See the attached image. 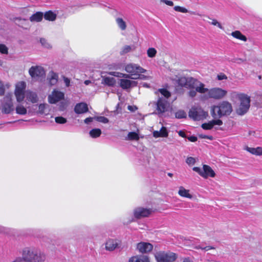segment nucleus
<instances>
[{
    "mask_svg": "<svg viewBox=\"0 0 262 262\" xmlns=\"http://www.w3.org/2000/svg\"><path fill=\"white\" fill-rule=\"evenodd\" d=\"M139 251L142 254H146L151 252L152 247H138Z\"/></svg>",
    "mask_w": 262,
    "mask_h": 262,
    "instance_id": "e433bc0d",
    "label": "nucleus"
},
{
    "mask_svg": "<svg viewBox=\"0 0 262 262\" xmlns=\"http://www.w3.org/2000/svg\"><path fill=\"white\" fill-rule=\"evenodd\" d=\"M58 78V75L57 73L51 72L48 78L50 84L51 85H55L57 82Z\"/></svg>",
    "mask_w": 262,
    "mask_h": 262,
    "instance_id": "b1692460",
    "label": "nucleus"
},
{
    "mask_svg": "<svg viewBox=\"0 0 262 262\" xmlns=\"http://www.w3.org/2000/svg\"><path fill=\"white\" fill-rule=\"evenodd\" d=\"M27 84L26 82L21 81L15 84L14 95L18 103L23 102L26 98V101L35 103L38 101V97L36 92L31 90H26Z\"/></svg>",
    "mask_w": 262,
    "mask_h": 262,
    "instance_id": "f03ea898",
    "label": "nucleus"
},
{
    "mask_svg": "<svg viewBox=\"0 0 262 262\" xmlns=\"http://www.w3.org/2000/svg\"><path fill=\"white\" fill-rule=\"evenodd\" d=\"M209 19L210 20H211V22H209V24H210L211 25H212L213 26H216L221 29H222V30L224 29V28L222 26V25H221V24L220 22H219L216 19H215L214 18H209Z\"/></svg>",
    "mask_w": 262,
    "mask_h": 262,
    "instance_id": "ea45409f",
    "label": "nucleus"
},
{
    "mask_svg": "<svg viewBox=\"0 0 262 262\" xmlns=\"http://www.w3.org/2000/svg\"><path fill=\"white\" fill-rule=\"evenodd\" d=\"M74 111L77 114H84L88 111V105L84 102L77 103L74 107Z\"/></svg>",
    "mask_w": 262,
    "mask_h": 262,
    "instance_id": "a211bd4d",
    "label": "nucleus"
},
{
    "mask_svg": "<svg viewBox=\"0 0 262 262\" xmlns=\"http://www.w3.org/2000/svg\"><path fill=\"white\" fill-rule=\"evenodd\" d=\"M244 93H238L236 91H232L229 94V97L232 101H235L237 99L238 100L240 99V98L244 95Z\"/></svg>",
    "mask_w": 262,
    "mask_h": 262,
    "instance_id": "a878e982",
    "label": "nucleus"
},
{
    "mask_svg": "<svg viewBox=\"0 0 262 262\" xmlns=\"http://www.w3.org/2000/svg\"><path fill=\"white\" fill-rule=\"evenodd\" d=\"M199 137L200 138H202V139H209L210 140L213 139V137L212 136L205 135L202 134H199Z\"/></svg>",
    "mask_w": 262,
    "mask_h": 262,
    "instance_id": "09e8293b",
    "label": "nucleus"
},
{
    "mask_svg": "<svg viewBox=\"0 0 262 262\" xmlns=\"http://www.w3.org/2000/svg\"><path fill=\"white\" fill-rule=\"evenodd\" d=\"M67 107L66 103L64 102H61L59 105V108L60 111H63Z\"/></svg>",
    "mask_w": 262,
    "mask_h": 262,
    "instance_id": "8fccbe9b",
    "label": "nucleus"
},
{
    "mask_svg": "<svg viewBox=\"0 0 262 262\" xmlns=\"http://www.w3.org/2000/svg\"><path fill=\"white\" fill-rule=\"evenodd\" d=\"M29 73L31 78L35 80H38L46 75L44 68L40 66H32L29 70Z\"/></svg>",
    "mask_w": 262,
    "mask_h": 262,
    "instance_id": "9d476101",
    "label": "nucleus"
},
{
    "mask_svg": "<svg viewBox=\"0 0 262 262\" xmlns=\"http://www.w3.org/2000/svg\"><path fill=\"white\" fill-rule=\"evenodd\" d=\"M178 256L177 253L170 251H160L155 253V257L158 262H174Z\"/></svg>",
    "mask_w": 262,
    "mask_h": 262,
    "instance_id": "39448f33",
    "label": "nucleus"
},
{
    "mask_svg": "<svg viewBox=\"0 0 262 262\" xmlns=\"http://www.w3.org/2000/svg\"><path fill=\"white\" fill-rule=\"evenodd\" d=\"M137 246H152V245H151V244H150L149 243L141 242V243H138Z\"/></svg>",
    "mask_w": 262,
    "mask_h": 262,
    "instance_id": "13d9d810",
    "label": "nucleus"
},
{
    "mask_svg": "<svg viewBox=\"0 0 262 262\" xmlns=\"http://www.w3.org/2000/svg\"><path fill=\"white\" fill-rule=\"evenodd\" d=\"M239 101V104L236 110V112L238 115L242 116L245 114L250 108V97L245 94Z\"/></svg>",
    "mask_w": 262,
    "mask_h": 262,
    "instance_id": "0eeeda50",
    "label": "nucleus"
},
{
    "mask_svg": "<svg viewBox=\"0 0 262 262\" xmlns=\"http://www.w3.org/2000/svg\"><path fill=\"white\" fill-rule=\"evenodd\" d=\"M182 262H192L189 258H184Z\"/></svg>",
    "mask_w": 262,
    "mask_h": 262,
    "instance_id": "69168bd1",
    "label": "nucleus"
},
{
    "mask_svg": "<svg viewBox=\"0 0 262 262\" xmlns=\"http://www.w3.org/2000/svg\"><path fill=\"white\" fill-rule=\"evenodd\" d=\"M95 119H96L98 122L103 123H107L109 121L107 118L103 116L96 117H95Z\"/></svg>",
    "mask_w": 262,
    "mask_h": 262,
    "instance_id": "37998d69",
    "label": "nucleus"
},
{
    "mask_svg": "<svg viewBox=\"0 0 262 262\" xmlns=\"http://www.w3.org/2000/svg\"><path fill=\"white\" fill-rule=\"evenodd\" d=\"M101 134V130L99 128H94L90 131V135L92 138H96Z\"/></svg>",
    "mask_w": 262,
    "mask_h": 262,
    "instance_id": "2f4dec72",
    "label": "nucleus"
},
{
    "mask_svg": "<svg viewBox=\"0 0 262 262\" xmlns=\"http://www.w3.org/2000/svg\"><path fill=\"white\" fill-rule=\"evenodd\" d=\"M23 256L30 262H42L45 259V256L43 254L34 252L29 248L24 251Z\"/></svg>",
    "mask_w": 262,
    "mask_h": 262,
    "instance_id": "6e6552de",
    "label": "nucleus"
},
{
    "mask_svg": "<svg viewBox=\"0 0 262 262\" xmlns=\"http://www.w3.org/2000/svg\"><path fill=\"white\" fill-rule=\"evenodd\" d=\"M135 50V47L134 46H128L126 45L124 46L122 49V51L121 52V54H126L133 50Z\"/></svg>",
    "mask_w": 262,
    "mask_h": 262,
    "instance_id": "c9c22d12",
    "label": "nucleus"
},
{
    "mask_svg": "<svg viewBox=\"0 0 262 262\" xmlns=\"http://www.w3.org/2000/svg\"><path fill=\"white\" fill-rule=\"evenodd\" d=\"M227 78V76L224 74H221L217 75V79H218V80H220L226 79Z\"/></svg>",
    "mask_w": 262,
    "mask_h": 262,
    "instance_id": "6e6d98bb",
    "label": "nucleus"
},
{
    "mask_svg": "<svg viewBox=\"0 0 262 262\" xmlns=\"http://www.w3.org/2000/svg\"><path fill=\"white\" fill-rule=\"evenodd\" d=\"M155 94L158 97L156 102V114L161 115L168 110L169 104L167 99L170 96V93L166 89H161Z\"/></svg>",
    "mask_w": 262,
    "mask_h": 262,
    "instance_id": "7ed1b4c3",
    "label": "nucleus"
},
{
    "mask_svg": "<svg viewBox=\"0 0 262 262\" xmlns=\"http://www.w3.org/2000/svg\"><path fill=\"white\" fill-rule=\"evenodd\" d=\"M222 124L223 122L222 120L217 119L211 120L208 123H203L202 124L201 126L204 129L210 130L211 129L214 125H221Z\"/></svg>",
    "mask_w": 262,
    "mask_h": 262,
    "instance_id": "dca6fc26",
    "label": "nucleus"
},
{
    "mask_svg": "<svg viewBox=\"0 0 262 262\" xmlns=\"http://www.w3.org/2000/svg\"><path fill=\"white\" fill-rule=\"evenodd\" d=\"M127 109L130 112H134L138 109V108L135 105H128L127 106Z\"/></svg>",
    "mask_w": 262,
    "mask_h": 262,
    "instance_id": "3c124183",
    "label": "nucleus"
},
{
    "mask_svg": "<svg viewBox=\"0 0 262 262\" xmlns=\"http://www.w3.org/2000/svg\"><path fill=\"white\" fill-rule=\"evenodd\" d=\"M120 241L116 239H110L106 241L105 246H119L120 245Z\"/></svg>",
    "mask_w": 262,
    "mask_h": 262,
    "instance_id": "473e14b6",
    "label": "nucleus"
},
{
    "mask_svg": "<svg viewBox=\"0 0 262 262\" xmlns=\"http://www.w3.org/2000/svg\"><path fill=\"white\" fill-rule=\"evenodd\" d=\"M178 194L180 196L184 198L191 199L192 195L189 193V190L185 189L183 186H180L178 191Z\"/></svg>",
    "mask_w": 262,
    "mask_h": 262,
    "instance_id": "4be33fe9",
    "label": "nucleus"
},
{
    "mask_svg": "<svg viewBox=\"0 0 262 262\" xmlns=\"http://www.w3.org/2000/svg\"><path fill=\"white\" fill-rule=\"evenodd\" d=\"M179 85L184 87L189 91L188 95L193 98L197 96V93L200 94V99L203 101L210 99L221 100L223 99L227 94V91L219 87L208 89L204 83L197 79L191 77H181L178 80Z\"/></svg>",
    "mask_w": 262,
    "mask_h": 262,
    "instance_id": "f257e3e1",
    "label": "nucleus"
},
{
    "mask_svg": "<svg viewBox=\"0 0 262 262\" xmlns=\"http://www.w3.org/2000/svg\"><path fill=\"white\" fill-rule=\"evenodd\" d=\"M44 17L46 20L53 21L56 18V15L52 11H48L44 14Z\"/></svg>",
    "mask_w": 262,
    "mask_h": 262,
    "instance_id": "7c9ffc66",
    "label": "nucleus"
},
{
    "mask_svg": "<svg viewBox=\"0 0 262 262\" xmlns=\"http://www.w3.org/2000/svg\"><path fill=\"white\" fill-rule=\"evenodd\" d=\"M12 262H26V261L25 260H24L23 259L19 258V259H15V260H14Z\"/></svg>",
    "mask_w": 262,
    "mask_h": 262,
    "instance_id": "0e129e2a",
    "label": "nucleus"
},
{
    "mask_svg": "<svg viewBox=\"0 0 262 262\" xmlns=\"http://www.w3.org/2000/svg\"><path fill=\"white\" fill-rule=\"evenodd\" d=\"M64 97V94L63 93L55 90L52 92L51 94L49 95L48 101L51 104H55L61 100L63 99Z\"/></svg>",
    "mask_w": 262,
    "mask_h": 262,
    "instance_id": "ddd939ff",
    "label": "nucleus"
},
{
    "mask_svg": "<svg viewBox=\"0 0 262 262\" xmlns=\"http://www.w3.org/2000/svg\"><path fill=\"white\" fill-rule=\"evenodd\" d=\"M119 84L122 89L126 90L137 86V82L125 78L119 80Z\"/></svg>",
    "mask_w": 262,
    "mask_h": 262,
    "instance_id": "2eb2a0df",
    "label": "nucleus"
},
{
    "mask_svg": "<svg viewBox=\"0 0 262 262\" xmlns=\"http://www.w3.org/2000/svg\"><path fill=\"white\" fill-rule=\"evenodd\" d=\"M5 228L0 226V232H4L5 231Z\"/></svg>",
    "mask_w": 262,
    "mask_h": 262,
    "instance_id": "774afa93",
    "label": "nucleus"
},
{
    "mask_svg": "<svg viewBox=\"0 0 262 262\" xmlns=\"http://www.w3.org/2000/svg\"><path fill=\"white\" fill-rule=\"evenodd\" d=\"M231 35L238 39H239L241 40L246 41L247 40L246 37L243 35L241 32L239 31H235L234 32H232Z\"/></svg>",
    "mask_w": 262,
    "mask_h": 262,
    "instance_id": "cd10ccee",
    "label": "nucleus"
},
{
    "mask_svg": "<svg viewBox=\"0 0 262 262\" xmlns=\"http://www.w3.org/2000/svg\"><path fill=\"white\" fill-rule=\"evenodd\" d=\"M101 83L108 86H113L116 83V80L113 77L102 76Z\"/></svg>",
    "mask_w": 262,
    "mask_h": 262,
    "instance_id": "5701e85b",
    "label": "nucleus"
},
{
    "mask_svg": "<svg viewBox=\"0 0 262 262\" xmlns=\"http://www.w3.org/2000/svg\"><path fill=\"white\" fill-rule=\"evenodd\" d=\"M189 116L194 120L199 121L206 119L208 113L201 107H193L189 112Z\"/></svg>",
    "mask_w": 262,
    "mask_h": 262,
    "instance_id": "1a4fd4ad",
    "label": "nucleus"
},
{
    "mask_svg": "<svg viewBox=\"0 0 262 262\" xmlns=\"http://www.w3.org/2000/svg\"><path fill=\"white\" fill-rule=\"evenodd\" d=\"M139 135L136 132H129L125 139L127 140H136L138 141L139 139Z\"/></svg>",
    "mask_w": 262,
    "mask_h": 262,
    "instance_id": "c756f323",
    "label": "nucleus"
},
{
    "mask_svg": "<svg viewBox=\"0 0 262 262\" xmlns=\"http://www.w3.org/2000/svg\"><path fill=\"white\" fill-rule=\"evenodd\" d=\"M40 42L41 45L46 48L50 49L52 47L51 44L45 38H40Z\"/></svg>",
    "mask_w": 262,
    "mask_h": 262,
    "instance_id": "a19ab883",
    "label": "nucleus"
},
{
    "mask_svg": "<svg viewBox=\"0 0 262 262\" xmlns=\"http://www.w3.org/2000/svg\"><path fill=\"white\" fill-rule=\"evenodd\" d=\"M50 106L47 103L40 104L38 106V113L41 115H47L51 111Z\"/></svg>",
    "mask_w": 262,
    "mask_h": 262,
    "instance_id": "412c9836",
    "label": "nucleus"
},
{
    "mask_svg": "<svg viewBox=\"0 0 262 262\" xmlns=\"http://www.w3.org/2000/svg\"><path fill=\"white\" fill-rule=\"evenodd\" d=\"M95 119V117L94 118H93V117H88V118H86L84 120V122L86 124H89L90 123V122H92L93 121V120Z\"/></svg>",
    "mask_w": 262,
    "mask_h": 262,
    "instance_id": "4d7b16f0",
    "label": "nucleus"
},
{
    "mask_svg": "<svg viewBox=\"0 0 262 262\" xmlns=\"http://www.w3.org/2000/svg\"><path fill=\"white\" fill-rule=\"evenodd\" d=\"M63 80L66 86L69 87L70 85V79L67 77H64Z\"/></svg>",
    "mask_w": 262,
    "mask_h": 262,
    "instance_id": "864d4df0",
    "label": "nucleus"
},
{
    "mask_svg": "<svg viewBox=\"0 0 262 262\" xmlns=\"http://www.w3.org/2000/svg\"><path fill=\"white\" fill-rule=\"evenodd\" d=\"M108 74L111 75H112V76H114L115 77H120V78L124 77V78H129V74H123V73H120L118 72H110L108 73Z\"/></svg>",
    "mask_w": 262,
    "mask_h": 262,
    "instance_id": "f704fd0d",
    "label": "nucleus"
},
{
    "mask_svg": "<svg viewBox=\"0 0 262 262\" xmlns=\"http://www.w3.org/2000/svg\"><path fill=\"white\" fill-rule=\"evenodd\" d=\"M0 52L2 54H7L8 53V48L3 44H0Z\"/></svg>",
    "mask_w": 262,
    "mask_h": 262,
    "instance_id": "a18cd8bd",
    "label": "nucleus"
},
{
    "mask_svg": "<svg viewBox=\"0 0 262 262\" xmlns=\"http://www.w3.org/2000/svg\"><path fill=\"white\" fill-rule=\"evenodd\" d=\"M15 110L16 113L19 115H24L27 113V108L21 104H18Z\"/></svg>",
    "mask_w": 262,
    "mask_h": 262,
    "instance_id": "c85d7f7f",
    "label": "nucleus"
},
{
    "mask_svg": "<svg viewBox=\"0 0 262 262\" xmlns=\"http://www.w3.org/2000/svg\"><path fill=\"white\" fill-rule=\"evenodd\" d=\"M244 149L246 150L250 154L257 156H262V147H257L256 148L250 147L246 146L244 147Z\"/></svg>",
    "mask_w": 262,
    "mask_h": 262,
    "instance_id": "aec40b11",
    "label": "nucleus"
},
{
    "mask_svg": "<svg viewBox=\"0 0 262 262\" xmlns=\"http://www.w3.org/2000/svg\"><path fill=\"white\" fill-rule=\"evenodd\" d=\"M173 9L176 11H178V12H182V13L188 12V10L186 8H185L184 7H181V6H175Z\"/></svg>",
    "mask_w": 262,
    "mask_h": 262,
    "instance_id": "c03bdc74",
    "label": "nucleus"
},
{
    "mask_svg": "<svg viewBox=\"0 0 262 262\" xmlns=\"http://www.w3.org/2000/svg\"><path fill=\"white\" fill-rule=\"evenodd\" d=\"M5 93V88L3 82L0 80V96H2Z\"/></svg>",
    "mask_w": 262,
    "mask_h": 262,
    "instance_id": "de8ad7c7",
    "label": "nucleus"
},
{
    "mask_svg": "<svg viewBox=\"0 0 262 262\" xmlns=\"http://www.w3.org/2000/svg\"><path fill=\"white\" fill-rule=\"evenodd\" d=\"M178 134L180 136L183 137V138H185L186 137L185 136V133L183 132V131H182V130H180L179 132H178Z\"/></svg>",
    "mask_w": 262,
    "mask_h": 262,
    "instance_id": "680f3d73",
    "label": "nucleus"
},
{
    "mask_svg": "<svg viewBox=\"0 0 262 262\" xmlns=\"http://www.w3.org/2000/svg\"><path fill=\"white\" fill-rule=\"evenodd\" d=\"M244 61V60L242 59V58H238V59H236L235 60V62H236L237 63H241L242 62H243Z\"/></svg>",
    "mask_w": 262,
    "mask_h": 262,
    "instance_id": "e2e57ef3",
    "label": "nucleus"
},
{
    "mask_svg": "<svg viewBox=\"0 0 262 262\" xmlns=\"http://www.w3.org/2000/svg\"><path fill=\"white\" fill-rule=\"evenodd\" d=\"M14 110L12 99V95L7 94L3 98L2 102V112L5 114H9Z\"/></svg>",
    "mask_w": 262,
    "mask_h": 262,
    "instance_id": "f8f14e48",
    "label": "nucleus"
},
{
    "mask_svg": "<svg viewBox=\"0 0 262 262\" xmlns=\"http://www.w3.org/2000/svg\"><path fill=\"white\" fill-rule=\"evenodd\" d=\"M116 247H105L106 250L108 251H113L115 249Z\"/></svg>",
    "mask_w": 262,
    "mask_h": 262,
    "instance_id": "052dcab7",
    "label": "nucleus"
},
{
    "mask_svg": "<svg viewBox=\"0 0 262 262\" xmlns=\"http://www.w3.org/2000/svg\"><path fill=\"white\" fill-rule=\"evenodd\" d=\"M139 77H138V79H142V80H147V79H149L150 78V76L141 75V74H139Z\"/></svg>",
    "mask_w": 262,
    "mask_h": 262,
    "instance_id": "603ef678",
    "label": "nucleus"
},
{
    "mask_svg": "<svg viewBox=\"0 0 262 262\" xmlns=\"http://www.w3.org/2000/svg\"><path fill=\"white\" fill-rule=\"evenodd\" d=\"M128 262H150L149 258L146 255H137L130 257Z\"/></svg>",
    "mask_w": 262,
    "mask_h": 262,
    "instance_id": "f3484780",
    "label": "nucleus"
},
{
    "mask_svg": "<svg viewBox=\"0 0 262 262\" xmlns=\"http://www.w3.org/2000/svg\"><path fill=\"white\" fill-rule=\"evenodd\" d=\"M201 250L208 254H214L215 253L214 247H200Z\"/></svg>",
    "mask_w": 262,
    "mask_h": 262,
    "instance_id": "72a5a7b5",
    "label": "nucleus"
},
{
    "mask_svg": "<svg viewBox=\"0 0 262 262\" xmlns=\"http://www.w3.org/2000/svg\"><path fill=\"white\" fill-rule=\"evenodd\" d=\"M212 115L214 117L218 116L222 117L223 116L229 115L233 111L232 104L227 101H224L219 103L218 105L212 106Z\"/></svg>",
    "mask_w": 262,
    "mask_h": 262,
    "instance_id": "20e7f679",
    "label": "nucleus"
},
{
    "mask_svg": "<svg viewBox=\"0 0 262 262\" xmlns=\"http://www.w3.org/2000/svg\"><path fill=\"white\" fill-rule=\"evenodd\" d=\"M152 135L156 138L159 137L166 138L168 136V132L165 127L162 126L159 131H154Z\"/></svg>",
    "mask_w": 262,
    "mask_h": 262,
    "instance_id": "6ab92c4d",
    "label": "nucleus"
},
{
    "mask_svg": "<svg viewBox=\"0 0 262 262\" xmlns=\"http://www.w3.org/2000/svg\"><path fill=\"white\" fill-rule=\"evenodd\" d=\"M157 51L154 48H149L147 50V54L148 57L154 58L156 56Z\"/></svg>",
    "mask_w": 262,
    "mask_h": 262,
    "instance_id": "4c0bfd02",
    "label": "nucleus"
},
{
    "mask_svg": "<svg viewBox=\"0 0 262 262\" xmlns=\"http://www.w3.org/2000/svg\"><path fill=\"white\" fill-rule=\"evenodd\" d=\"M151 212L149 209L142 207H138L134 209V214L136 219H140L148 216Z\"/></svg>",
    "mask_w": 262,
    "mask_h": 262,
    "instance_id": "4468645a",
    "label": "nucleus"
},
{
    "mask_svg": "<svg viewBox=\"0 0 262 262\" xmlns=\"http://www.w3.org/2000/svg\"><path fill=\"white\" fill-rule=\"evenodd\" d=\"M203 170L200 167H194L192 169L193 171L198 172L201 177L205 179L208 177L213 178L215 176V173L213 169L208 165H203Z\"/></svg>",
    "mask_w": 262,
    "mask_h": 262,
    "instance_id": "9b49d317",
    "label": "nucleus"
},
{
    "mask_svg": "<svg viewBox=\"0 0 262 262\" xmlns=\"http://www.w3.org/2000/svg\"><path fill=\"white\" fill-rule=\"evenodd\" d=\"M116 22L118 27L121 30H125L126 29V24L125 21L121 17H118L116 18Z\"/></svg>",
    "mask_w": 262,
    "mask_h": 262,
    "instance_id": "bb28decb",
    "label": "nucleus"
},
{
    "mask_svg": "<svg viewBox=\"0 0 262 262\" xmlns=\"http://www.w3.org/2000/svg\"><path fill=\"white\" fill-rule=\"evenodd\" d=\"M84 83L85 85H89V84H90L91 83V81L90 80H87L84 81Z\"/></svg>",
    "mask_w": 262,
    "mask_h": 262,
    "instance_id": "338daca9",
    "label": "nucleus"
},
{
    "mask_svg": "<svg viewBox=\"0 0 262 262\" xmlns=\"http://www.w3.org/2000/svg\"><path fill=\"white\" fill-rule=\"evenodd\" d=\"M176 118L182 119L186 117V113L183 110H179L175 113Z\"/></svg>",
    "mask_w": 262,
    "mask_h": 262,
    "instance_id": "58836bf2",
    "label": "nucleus"
},
{
    "mask_svg": "<svg viewBox=\"0 0 262 262\" xmlns=\"http://www.w3.org/2000/svg\"><path fill=\"white\" fill-rule=\"evenodd\" d=\"M189 141L191 142H195L197 140V137L194 136H190L188 138Z\"/></svg>",
    "mask_w": 262,
    "mask_h": 262,
    "instance_id": "bf43d9fd",
    "label": "nucleus"
},
{
    "mask_svg": "<svg viewBox=\"0 0 262 262\" xmlns=\"http://www.w3.org/2000/svg\"><path fill=\"white\" fill-rule=\"evenodd\" d=\"M161 2L164 3L168 6H172L173 5V3L172 1H168V0H161Z\"/></svg>",
    "mask_w": 262,
    "mask_h": 262,
    "instance_id": "5fc2aeb1",
    "label": "nucleus"
},
{
    "mask_svg": "<svg viewBox=\"0 0 262 262\" xmlns=\"http://www.w3.org/2000/svg\"><path fill=\"white\" fill-rule=\"evenodd\" d=\"M43 16L42 12H37L30 17V20L32 22H39L42 20Z\"/></svg>",
    "mask_w": 262,
    "mask_h": 262,
    "instance_id": "393cba45",
    "label": "nucleus"
},
{
    "mask_svg": "<svg viewBox=\"0 0 262 262\" xmlns=\"http://www.w3.org/2000/svg\"><path fill=\"white\" fill-rule=\"evenodd\" d=\"M195 159L191 157H188L186 159V162L189 165H193L195 163Z\"/></svg>",
    "mask_w": 262,
    "mask_h": 262,
    "instance_id": "49530a36",
    "label": "nucleus"
},
{
    "mask_svg": "<svg viewBox=\"0 0 262 262\" xmlns=\"http://www.w3.org/2000/svg\"><path fill=\"white\" fill-rule=\"evenodd\" d=\"M125 71L128 73L133 79H138L139 74L145 73L146 70L138 64L129 63L125 65Z\"/></svg>",
    "mask_w": 262,
    "mask_h": 262,
    "instance_id": "423d86ee",
    "label": "nucleus"
},
{
    "mask_svg": "<svg viewBox=\"0 0 262 262\" xmlns=\"http://www.w3.org/2000/svg\"><path fill=\"white\" fill-rule=\"evenodd\" d=\"M55 121L58 124H64L67 122V119L61 116L55 117Z\"/></svg>",
    "mask_w": 262,
    "mask_h": 262,
    "instance_id": "79ce46f5",
    "label": "nucleus"
}]
</instances>
